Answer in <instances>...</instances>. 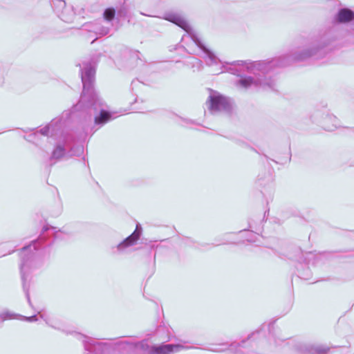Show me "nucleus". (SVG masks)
<instances>
[{
    "instance_id": "f257e3e1",
    "label": "nucleus",
    "mask_w": 354,
    "mask_h": 354,
    "mask_svg": "<svg viewBox=\"0 0 354 354\" xmlns=\"http://www.w3.org/2000/svg\"><path fill=\"white\" fill-rule=\"evenodd\" d=\"M165 19L183 29L193 41L203 50L205 54L204 59L207 64L216 67L213 71L215 74H219L228 71L227 66L230 65V63H223L212 52L207 49L203 44L198 33L191 27L183 16L177 13H170L167 14ZM288 64L287 57H279L272 60L259 62L239 60L230 63V65L235 67H242L246 71L253 74L252 76L249 75L241 77L236 83L238 86L243 88H261L263 89H274L276 86L275 80L270 77H266V73L274 67L285 66Z\"/></svg>"
},
{
    "instance_id": "f03ea898",
    "label": "nucleus",
    "mask_w": 354,
    "mask_h": 354,
    "mask_svg": "<svg viewBox=\"0 0 354 354\" xmlns=\"http://www.w3.org/2000/svg\"><path fill=\"white\" fill-rule=\"evenodd\" d=\"M95 70L91 63H83L81 77L83 91L79 102L73 107L74 111H86L96 114L95 124L100 127L117 118L115 113L104 109L105 105L93 87Z\"/></svg>"
},
{
    "instance_id": "7ed1b4c3",
    "label": "nucleus",
    "mask_w": 354,
    "mask_h": 354,
    "mask_svg": "<svg viewBox=\"0 0 354 354\" xmlns=\"http://www.w3.org/2000/svg\"><path fill=\"white\" fill-rule=\"evenodd\" d=\"M37 241L32 242V245L24 247L21 253V263L20 266L21 274V279L23 281V288L24 291L26 292V295L28 299V303L30 304V299L28 292L29 286L26 285V281L28 279V272L33 268L35 267V260L33 257L32 254H28V252L30 251L32 247H33L34 250L37 249Z\"/></svg>"
},
{
    "instance_id": "20e7f679",
    "label": "nucleus",
    "mask_w": 354,
    "mask_h": 354,
    "mask_svg": "<svg viewBox=\"0 0 354 354\" xmlns=\"http://www.w3.org/2000/svg\"><path fill=\"white\" fill-rule=\"evenodd\" d=\"M68 142V137L62 136L60 138L59 140L56 144L50 158L51 164H54L62 158L72 157L73 156L77 155L80 153H82V147H77L75 151L71 148V150L67 151L66 150L70 147Z\"/></svg>"
},
{
    "instance_id": "39448f33",
    "label": "nucleus",
    "mask_w": 354,
    "mask_h": 354,
    "mask_svg": "<svg viewBox=\"0 0 354 354\" xmlns=\"http://www.w3.org/2000/svg\"><path fill=\"white\" fill-rule=\"evenodd\" d=\"M207 103L212 113L221 111H229L231 108V103L228 98L212 90H210Z\"/></svg>"
},
{
    "instance_id": "423d86ee",
    "label": "nucleus",
    "mask_w": 354,
    "mask_h": 354,
    "mask_svg": "<svg viewBox=\"0 0 354 354\" xmlns=\"http://www.w3.org/2000/svg\"><path fill=\"white\" fill-rule=\"evenodd\" d=\"M136 348H142L146 351L145 354H170L180 351L183 346L179 344H165L158 346H149L144 344L135 346Z\"/></svg>"
},
{
    "instance_id": "0eeeda50",
    "label": "nucleus",
    "mask_w": 354,
    "mask_h": 354,
    "mask_svg": "<svg viewBox=\"0 0 354 354\" xmlns=\"http://www.w3.org/2000/svg\"><path fill=\"white\" fill-rule=\"evenodd\" d=\"M319 47L317 44L312 43L296 50L292 55L291 59L295 61H303L316 54Z\"/></svg>"
},
{
    "instance_id": "6e6552de",
    "label": "nucleus",
    "mask_w": 354,
    "mask_h": 354,
    "mask_svg": "<svg viewBox=\"0 0 354 354\" xmlns=\"http://www.w3.org/2000/svg\"><path fill=\"white\" fill-rule=\"evenodd\" d=\"M141 234L142 227L140 224H137L135 231L117 245L118 251L124 252L127 248L135 245L140 239Z\"/></svg>"
},
{
    "instance_id": "1a4fd4ad",
    "label": "nucleus",
    "mask_w": 354,
    "mask_h": 354,
    "mask_svg": "<svg viewBox=\"0 0 354 354\" xmlns=\"http://www.w3.org/2000/svg\"><path fill=\"white\" fill-rule=\"evenodd\" d=\"M57 8H62L60 11L57 10L59 17L64 21L71 22L75 17V12L71 6H66V3L63 0H58L57 1Z\"/></svg>"
},
{
    "instance_id": "9d476101",
    "label": "nucleus",
    "mask_w": 354,
    "mask_h": 354,
    "mask_svg": "<svg viewBox=\"0 0 354 354\" xmlns=\"http://www.w3.org/2000/svg\"><path fill=\"white\" fill-rule=\"evenodd\" d=\"M243 344H245V342H243L241 344L235 342L230 344H228L227 343H223L209 348V351L213 352H223L225 351H230V352L232 353L244 354L241 351V348L243 347Z\"/></svg>"
},
{
    "instance_id": "9b49d317",
    "label": "nucleus",
    "mask_w": 354,
    "mask_h": 354,
    "mask_svg": "<svg viewBox=\"0 0 354 354\" xmlns=\"http://www.w3.org/2000/svg\"><path fill=\"white\" fill-rule=\"evenodd\" d=\"M61 128V121L58 119L53 120L48 124L41 128L39 133L43 136H53Z\"/></svg>"
},
{
    "instance_id": "f8f14e48",
    "label": "nucleus",
    "mask_w": 354,
    "mask_h": 354,
    "mask_svg": "<svg viewBox=\"0 0 354 354\" xmlns=\"http://www.w3.org/2000/svg\"><path fill=\"white\" fill-rule=\"evenodd\" d=\"M84 29L88 32H94L100 37L107 35L109 32L108 27L103 26L100 23H91L84 26Z\"/></svg>"
},
{
    "instance_id": "ddd939ff",
    "label": "nucleus",
    "mask_w": 354,
    "mask_h": 354,
    "mask_svg": "<svg viewBox=\"0 0 354 354\" xmlns=\"http://www.w3.org/2000/svg\"><path fill=\"white\" fill-rule=\"evenodd\" d=\"M79 337L82 341L85 349L90 352L95 351L97 347L101 346L100 342L91 337H88L82 335H79Z\"/></svg>"
},
{
    "instance_id": "4468645a",
    "label": "nucleus",
    "mask_w": 354,
    "mask_h": 354,
    "mask_svg": "<svg viewBox=\"0 0 354 354\" xmlns=\"http://www.w3.org/2000/svg\"><path fill=\"white\" fill-rule=\"evenodd\" d=\"M354 19V12L349 9H341L337 13L335 19L341 23H346Z\"/></svg>"
},
{
    "instance_id": "2eb2a0df",
    "label": "nucleus",
    "mask_w": 354,
    "mask_h": 354,
    "mask_svg": "<svg viewBox=\"0 0 354 354\" xmlns=\"http://www.w3.org/2000/svg\"><path fill=\"white\" fill-rule=\"evenodd\" d=\"M322 125L327 131H333L337 127V119L333 115H326L322 122Z\"/></svg>"
},
{
    "instance_id": "dca6fc26",
    "label": "nucleus",
    "mask_w": 354,
    "mask_h": 354,
    "mask_svg": "<svg viewBox=\"0 0 354 354\" xmlns=\"http://www.w3.org/2000/svg\"><path fill=\"white\" fill-rule=\"evenodd\" d=\"M115 10L113 8H107L104 12V17L107 21H111L115 16Z\"/></svg>"
},
{
    "instance_id": "f3484780",
    "label": "nucleus",
    "mask_w": 354,
    "mask_h": 354,
    "mask_svg": "<svg viewBox=\"0 0 354 354\" xmlns=\"http://www.w3.org/2000/svg\"><path fill=\"white\" fill-rule=\"evenodd\" d=\"M314 351H315V353H317L318 354H322V353H325L327 352L328 348H326V346H317L315 347Z\"/></svg>"
},
{
    "instance_id": "a211bd4d",
    "label": "nucleus",
    "mask_w": 354,
    "mask_h": 354,
    "mask_svg": "<svg viewBox=\"0 0 354 354\" xmlns=\"http://www.w3.org/2000/svg\"><path fill=\"white\" fill-rule=\"evenodd\" d=\"M24 320H26L27 322H32L37 321V315H32L30 317H24Z\"/></svg>"
},
{
    "instance_id": "6ab92c4d",
    "label": "nucleus",
    "mask_w": 354,
    "mask_h": 354,
    "mask_svg": "<svg viewBox=\"0 0 354 354\" xmlns=\"http://www.w3.org/2000/svg\"><path fill=\"white\" fill-rule=\"evenodd\" d=\"M247 234H248V236H250V239L248 238L247 239V241L248 242H254L255 240L253 239L254 236H257V235L254 233H253L252 232H248Z\"/></svg>"
},
{
    "instance_id": "aec40b11",
    "label": "nucleus",
    "mask_w": 354,
    "mask_h": 354,
    "mask_svg": "<svg viewBox=\"0 0 354 354\" xmlns=\"http://www.w3.org/2000/svg\"><path fill=\"white\" fill-rule=\"evenodd\" d=\"M10 317L8 313H3L0 315V324Z\"/></svg>"
},
{
    "instance_id": "412c9836",
    "label": "nucleus",
    "mask_w": 354,
    "mask_h": 354,
    "mask_svg": "<svg viewBox=\"0 0 354 354\" xmlns=\"http://www.w3.org/2000/svg\"><path fill=\"white\" fill-rule=\"evenodd\" d=\"M38 314L39 315L40 317L44 319L45 320V322L49 324V319L48 317L46 315V314L44 313H42V312H39Z\"/></svg>"
},
{
    "instance_id": "4be33fe9",
    "label": "nucleus",
    "mask_w": 354,
    "mask_h": 354,
    "mask_svg": "<svg viewBox=\"0 0 354 354\" xmlns=\"http://www.w3.org/2000/svg\"><path fill=\"white\" fill-rule=\"evenodd\" d=\"M194 62H196V64H197L199 66H201V63L199 60L198 59H194Z\"/></svg>"
},
{
    "instance_id": "5701e85b",
    "label": "nucleus",
    "mask_w": 354,
    "mask_h": 354,
    "mask_svg": "<svg viewBox=\"0 0 354 354\" xmlns=\"http://www.w3.org/2000/svg\"><path fill=\"white\" fill-rule=\"evenodd\" d=\"M37 134H38V132L35 133L33 135H30V136H29V137H30V138H31V137H34V138H35V137H36V136H37Z\"/></svg>"
}]
</instances>
